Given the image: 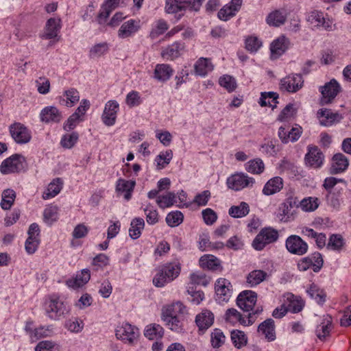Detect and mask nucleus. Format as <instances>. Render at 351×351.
<instances>
[{"label": "nucleus", "instance_id": "nucleus-22", "mask_svg": "<svg viewBox=\"0 0 351 351\" xmlns=\"http://www.w3.org/2000/svg\"><path fill=\"white\" fill-rule=\"evenodd\" d=\"M140 28L139 21L134 19L124 22L118 31V36L120 38H126L132 36Z\"/></svg>", "mask_w": 351, "mask_h": 351}, {"label": "nucleus", "instance_id": "nucleus-58", "mask_svg": "<svg viewBox=\"0 0 351 351\" xmlns=\"http://www.w3.org/2000/svg\"><path fill=\"white\" fill-rule=\"evenodd\" d=\"M344 244L341 235L334 234L330 237L327 248L332 250H340Z\"/></svg>", "mask_w": 351, "mask_h": 351}, {"label": "nucleus", "instance_id": "nucleus-48", "mask_svg": "<svg viewBox=\"0 0 351 351\" xmlns=\"http://www.w3.org/2000/svg\"><path fill=\"white\" fill-rule=\"evenodd\" d=\"M226 321L232 324L239 322L240 324H245V319L237 309L228 308L225 314Z\"/></svg>", "mask_w": 351, "mask_h": 351}, {"label": "nucleus", "instance_id": "nucleus-27", "mask_svg": "<svg viewBox=\"0 0 351 351\" xmlns=\"http://www.w3.org/2000/svg\"><path fill=\"white\" fill-rule=\"evenodd\" d=\"M90 278V271L88 269H83L77 272L75 278L69 280L67 285L74 289L80 288L86 285Z\"/></svg>", "mask_w": 351, "mask_h": 351}, {"label": "nucleus", "instance_id": "nucleus-57", "mask_svg": "<svg viewBox=\"0 0 351 351\" xmlns=\"http://www.w3.org/2000/svg\"><path fill=\"white\" fill-rule=\"evenodd\" d=\"M219 84L225 88L228 91L232 92L237 88V82L235 79L228 75H224L219 80Z\"/></svg>", "mask_w": 351, "mask_h": 351}, {"label": "nucleus", "instance_id": "nucleus-46", "mask_svg": "<svg viewBox=\"0 0 351 351\" xmlns=\"http://www.w3.org/2000/svg\"><path fill=\"white\" fill-rule=\"evenodd\" d=\"M307 293L310 297L314 299L319 304H323L326 301V293L315 284L313 283L311 285L309 289L307 290Z\"/></svg>", "mask_w": 351, "mask_h": 351}, {"label": "nucleus", "instance_id": "nucleus-59", "mask_svg": "<svg viewBox=\"0 0 351 351\" xmlns=\"http://www.w3.org/2000/svg\"><path fill=\"white\" fill-rule=\"evenodd\" d=\"M64 96L66 97V105L73 106L80 100V93L77 89L71 88L65 90Z\"/></svg>", "mask_w": 351, "mask_h": 351}, {"label": "nucleus", "instance_id": "nucleus-29", "mask_svg": "<svg viewBox=\"0 0 351 351\" xmlns=\"http://www.w3.org/2000/svg\"><path fill=\"white\" fill-rule=\"evenodd\" d=\"M332 322V317L326 315L324 316L322 322L317 326L315 334L320 340L324 341L330 335Z\"/></svg>", "mask_w": 351, "mask_h": 351}, {"label": "nucleus", "instance_id": "nucleus-31", "mask_svg": "<svg viewBox=\"0 0 351 351\" xmlns=\"http://www.w3.org/2000/svg\"><path fill=\"white\" fill-rule=\"evenodd\" d=\"M63 182L61 178L53 179L48 185L47 190L43 194V198L47 199L57 195L62 188Z\"/></svg>", "mask_w": 351, "mask_h": 351}, {"label": "nucleus", "instance_id": "nucleus-64", "mask_svg": "<svg viewBox=\"0 0 351 351\" xmlns=\"http://www.w3.org/2000/svg\"><path fill=\"white\" fill-rule=\"evenodd\" d=\"M39 243L38 238L28 237L25 243V251L29 254H34L37 250Z\"/></svg>", "mask_w": 351, "mask_h": 351}, {"label": "nucleus", "instance_id": "nucleus-38", "mask_svg": "<svg viewBox=\"0 0 351 351\" xmlns=\"http://www.w3.org/2000/svg\"><path fill=\"white\" fill-rule=\"evenodd\" d=\"M16 198V193L14 190L7 189L1 195V207L3 210H10L13 205Z\"/></svg>", "mask_w": 351, "mask_h": 351}, {"label": "nucleus", "instance_id": "nucleus-44", "mask_svg": "<svg viewBox=\"0 0 351 351\" xmlns=\"http://www.w3.org/2000/svg\"><path fill=\"white\" fill-rule=\"evenodd\" d=\"M58 219V208L56 205L47 206L43 212V221L51 226Z\"/></svg>", "mask_w": 351, "mask_h": 351}, {"label": "nucleus", "instance_id": "nucleus-14", "mask_svg": "<svg viewBox=\"0 0 351 351\" xmlns=\"http://www.w3.org/2000/svg\"><path fill=\"white\" fill-rule=\"evenodd\" d=\"M304 80L300 74H291L280 81V88L289 93H295L303 86Z\"/></svg>", "mask_w": 351, "mask_h": 351}, {"label": "nucleus", "instance_id": "nucleus-30", "mask_svg": "<svg viewBox=\"0 0 351 351\" xmlns=\"http://www.w3.org/2000/svg\"><path fill=\"white\" fill-rule=\"evenodd\" d=\"M282 188V179L276 176L266 182L263 189V193L265 195H271L279 192Z\"/></svg>", "mask_w": 351, "mask_h": 351}, {"label": "nucleus", "instance_id": "nucleus-15", "mask_svg": "<svg viewBox=\"0 0 351 351\" xmlns=\"http://www.w3.org/2000/svg\"><path fill=\"white\" fill-rule=\"evenodd\" d=\"M289 40L283 35L274 40L270 45L271 59H278L286 52L289 47Z\"/></svg>", "mask_w": 351, "mask_h": 351}, {"label": "nucleus", "instance_id": "nucleus-13", "mask_svg": "<svg viewBox=\"0 0 351 351\" xmlns=\"http://www.w3.org/2000/svg\"><path fill=\"white\" fill-rule=\"evenodd\" d=\"M319 124L324 127H330L340 122L343 119V116L338 112H332L330 109H320L317 113Z\"/></svg>", "mask_w": 351, "mask_h": 351}, {"label": "nucleus", "instance_id": "nucleus-2", "mask_svg": "<svg viewBox=\"0 0 351 351\" xmlns=\"http://www.w3.org/2000/svg\"><path fill=\"white\" fill-rule=\"evenodd\" d=\"M181 271V264L178 261L163 265L153 278V284L157 287H162L176 278Z\"/></svg>", "mask_w": 351, "mask_h": 351}, {"label": "nucleus", "instance_id": "nucleus-7", "mask_svg": "<svg viewBox=\"0 0 351 351\" xmlns=\"http://www.w3.org/2000/svg\"><path fill=\"white\" fill-rule=\"evenodd\" d=\"M255 180L253 178L249 177L244 173H234L227 179L228 187L234 191L252 186Z\"/></svg>", "mask_w": 351, "mask_h": 351}, {"label": "nucleus", "instance_id": "nucleus-34", "mask_svg": "<svg viewBox=\"0 0 351 351\" xmlns=\"http://www.w3.org/2000/svg\"><path fill=\"white\" fill-rule=\"evenodd\" d=\"M285 297L288 301L290 302V304L287 308L288 311L293 313H297L303 309L304 302L300 298L295 296L291 293H287L286 295H285Z\"/></svg>", "mask_w": 351, "mask_h": 351}, {"label": "nucleus", "instance_id": "nucleus-50", "mask_svg": "<svg viewBox=\"0 0 351 351\" xmlns=\"http://www.w3.org/2000/svg\"><path fill=\"white\" fill-rule=\"evenodd\" d=\"M184 219V215L182 212L179 210L172 211L167 214L166 217V222L170 227H177Z\"/></svg>", "mask_w": 351, "mask_h": 351}, {"label": "nucleus", "instance_id": "nucleus-32", "mask_svg": "<svg viewBox=\"0 0 351 351\" xmlns=\"http://www.w3.org/2000/svg\"><path fill=\"white\" fill-rule=\"evenodd\" d=\"M195 72L200 76H205L207 73L213 70V65L208 58H200L195 64Z\"/></svg>", "mask_w": 351, "mask_h": 351}, {"label": "nucleus", "instance_id": "nucleus-26", "mask_svg": "<svg viewBox=\"0 0 351 351\" xmlns=\"http://www.w3.org/2000/svg\"><path fill=\"white\" fill-rule=\"evenodd\" d=\"M173 73V70L167 64H158L156 65L154 78L159 82H166L170 79Z\"/></svg>", "mask_w": 351, "mask_h": 351}, {"label": "nucleus", "instance_id": "nucleus-25", "mask_svg": "<svg viewBox=\"0 0 351 351\" xmlns=\"http://www.w3.org/2000/svg\"><path fill=\"white\" fill-rule=\"evenodd\" d=\"M184 47V43L181 42H175L163 49L161 55L164 58L172 60L182 54Z\"/></svg>", "mask_w": 351, "mask_h": 351}, {"label": "nucleus", "instance_id": "nucleus-63", "mask_svg": "<svg viewBox=\"0 0 351 351\" xmlns=\"http://www.w3.org/2000/svg\"><path fill=\"white\" fill-rule=\"evenodd\" d=\"M202 214L204 223L208 226L213 225L217 219V213L210 208L203 210Z\"/></svg>", "mask_w": 351, "mask_h": 351}, {"label": "nucleus", "instance_id": "nucleus-17", "mask_svg": "<svg viewBox=\"0 0 351 351\" xmlns=\"http://www.w3.org/2000/svg\"><path fill=\"white\" fill-rule=\"evenodd\" d=\"M215 316L213 312L204 309L195 317V323L198 327L199 332L204 334L214 323Z\"/></svg>", "mask_w": 351, "mask_h": 351}, {"label": "nucleus", "instance_id": "nucleus-45", "mask_svg": "<svg viewBox=\"0 0 351 351\" xmlns=\"http://www.w3.org/2000/svg\"><path fill=\"white\" fill-rule=\"evenodd\" d=\"M109 51V45L106 42L97 43L93 45L89 50L90 58H98L104 56Z\"/></svg>", "mask_w": 351, "mask_h": 351}, {"label": "nucleus", "instance_id": "nucleus-35", "mask_svg": "<svg viewBox=\"0 0 351 351\" xmlns=\"http://www.w3.org/2000/svg\"><path fill=\"white\" fill-rule=\"evenodd\" d=\"M145 226V221L143 218L136 217L132 220L129 234L131 239H136L141 237V231Z\"/></svg>", "mask_w": 351, "mask_h": 351}, {"label": "nucleus", "instance_id": "nucleus-8", "mask_svg": "<svg viewBox=\"0 0 351 351\" xmlns=\"http://www.w3.org/2000/svg\"><path fill=\"white\" fill-rule=\"evenodd\" d=\"M294 208H299V199L297 197L289 195L280 205V210H282V213L278 215L280 220L288 221L293 218L295 214Z\"/></svg>", "mask_w": 351, "mask_h": 351}, {"label": "nucleus", "instance_id": "nucleus-3", "mask_svg": "<svg viewBox=\"0 0 351 351\" xmlns=\"http://www.w3.org/2000/svg\"><path fill=\"white\" fill-rule=\"evenodd\" d=\"M26 168V160L23 156L18 154L12 155L4 160L0 166V171L3 174L19 173Z\"/></svg>", "mask_w": 351, "mask_h": 351}, {"label": "nucleus", "instance_id": "nucleus-56", "mask_svg": "<svg viewBox=\"0 0 351 351\" xmlns=\"http://www.w3.org/2000/svg\"><path fill=\"white\" fill-rule=\"evenodd\" d=\"M173 157V152L171 150H167L165 152H161L156 156V161L159 169L164 168L166 165L169 164Z\"/></svg>", "mask_w": 351, "mask_h": 351}, {"label": "nucleus", "instance_id": "nucleus-60", "mask_svg": "<svg viewBox=\"0 0 351 351\" xmlns=\"http://www.w3.org/2000/svg\"><path fill=\"white\" fill-rule=\"evenodd\" d=\"M144 212L146 215V221L149 224L154 225L158 221V212L150 204L146 206Z\"/></svg>", "mask_w": 351, "mask_h": 351}, {"label": "nucleus", "instance_id": "nucleus-28", "mask_svg": "<svg viewBox=\"0 0 351 351\" xmlns=\"http://www.w3.org/2000/svg\"><path fill=\"white\" fill-rule=\"evenodd\" d=\"M60 19L50 18L47 20L45 25V33L43 38L45 39H52L58 36V34L61 28Z\"/></svg>", "mask_w": 351, "mask_h": 351}, {"label": "nucleus", "instance_id": "nucleus-55", "mask_svg": "<svg viewBox=\"0 0 351 351\" xmlns=\"http://www.w3.org/2000/svg\"><path fill=\"white\" fill-rule=\"evenodd\" d=\"M276 140H271L267 143L261 145V151L268 156H276L280 151V148L276 145Z\"/></svg>", "mask_w": 351, "mask_h": 351}, {"label": "nucleus", "instance_id": "nucleus-9", "mask_svg": "<svg viewBox=\"0 0 351 351\" xmlns=\"http://www.w3.org/2000/svg\"><path fill=\"white\" fill-rule=\"evenodd\" d=\"M285 245L287 250L293 254L302 256L308 251V244L302 239L295 234L288 237Z\"/></svg>", "mask_w": 351, "mask_h": 351}, {"label": "nucleus", "instance_id": "nucleus-42", "mask_svg": "<svg viewBox=\"0 0 351 351\" xmlns=\"http://www.w3.org/2000/svg\"><path fill=\"white\" fill-rule=\"evenodd\" d=\"M286 21V15L280 10L271 12L267 17V23L271 26L279 27Z\"/></svg>", "mask_w": 351, "mask_h": 351}, {"label": "nucleus", "instance_id": "nucleus-6", "mask_svg": "<svg viewBox=\"0 0 351 351\" xmlns=\"http://www.w3.org/2000/svg\"><path fill=\"white\" fill-rule=\"evenodd\" d=\"M278 238L277 230L271 228L263 229L252 242L253 247L256 250H263L267 244L276 241Z\"/></svg>", "mask_w": 351, "mask_h": 351}, {"label": "nucleus", "instance_id": "nucleus-12", "mask_svg": "<svg viewBox=\"0 0 351 351\" xmlns=\"http://www.w3.org/2000/svg\"><path fill=\"white\" fill-rule=\"evenodd\" d=\"M256 300V293L253 291L246 290L239 293L237 298V304L243 311L250 312L253 310Z\"/></svg>", "mask_w": 351, "mask_h": 351}, {"label": "nucleus", "instance_id": "nucleus-1", "mask_svg": "<svg viewBox=\"0 0 351 351\" xmlns=\"http://www.w3.org/2000/svg\"><path fill=\"white\" fill-rule=\"evenodd\" d=\"M186 311L184 304L180 302H176L162 308L161 319L169 329L179 332L182 326L180 316L184 315Z\"/></svg>", "mask_w": 351, "mask_h": 351}, {"label": "nucleus", "instance_id": "nucleus-61", "mask_svg": "<svg viewBox=\"0 0 351 351\" xmlns=\"http://www.w3.org/2000/svg\"><path fill=\"white\" fill-rule=\"evenodd\" d=\"M307 257L309 258L312 262L311 266L313 267V271H319L324 264V260L322 254L319 252H316L308 256Z\"/></svg>", "mask_w": 351, "mask_h": 351}, {"label": "nucleus", "instance_id": "nucleus-24", "mask_svg": "<svg viewBox=\"0 0 351 351\" xmlns=\"http://www.w3.org/2000/svg\"><path fill=\"white\" fill-rule=\"evenodd\" d=\"M258 331L262 332L269 341L276 339L275 323L273 319L268 318L258 326Z\"/></svg>", "mask_w": 351, "mask_h": 351}, {"label": "nucleus", "instance_id": "nucleus-19", "mask_svg": "<svg viewBox=\"0 0 351 351\" xmlns=\"http://www.w3.org/2000/svg\"><path fill=\"white\" fill-rule=\"evenodd\" d=\"M349 166L348 158L341 153L334 154L332 158L330 173L332 175L339 174L344 172Z\"/></svg>", "mask_w": 351, "mask_h": 351}, {"label": "nucleus", "instance_id": "nucleus-33", "mask_svg": "<svg viewBox=\"0 0 351 351\" xmlns=\"http://www.w3.org/2000/svg\"><path fill=\"white\" fill-rule=\"evenodd\" d=\"M278 94L275 92H263L261 94L258 104L261 106H270L274 109L278 103Z\"/></svg>", "mask_w": 351, "mask_h": 351}, {"label": "nucleus", "instance_id": "nucleus-62", "mask_svg": "<svg viewBox=\"0 0 351 351\" xmlns=\"http://www.w3.org/2000/svg\"><path fill=\"white\" fill-rule=\"evenodd\" d=\"M136 184L134 180H125L124 179H119L116 186V191L117 192H125L128 191H133Z\"/></svg>", "mask_w": 351, "mask_h": 351}, {"label": "nucleus", "instance_id": "nucleus-41", "mask_svg": "<svg viewBox=\"0 0 351 351\" xmlns=\"http://www.w3.org/2000/svg\"><path fill=\"white\" fill-rule=\"evenodd\" d=\"M249 212V205L246 202H242L239 206H231L228 214L233 218H241L246 216Z\"/></svg>", "mask_w": 351, "mask_h": 351}, {"label": "nucleus", "instance_id": "nucleus-21", "mask_svg": "<svg viewBox=\"0 0 351 351\" xmlns=\"http://www.w3.org/2000/svg\"><path fill=\"white\" fill-rule=\"evenodd\" d=\"M230 282L226 278H219L215 283V292L219 300L228 301L231 296Z\"/></svg>", "mask_w": 351, "mask_h": 351}, {"label": "nucleus", "instance_id": "nucleus-49", "mask_svg": "<svg viewBox=\"0 0 351 351\" xmlns=\"http://www.w3.org/2000/svg\"><path fill=\"white\" fill-rule=\"evenodd\" d=\"M265 169L263 160L260 158L251 160L245 164V169L249 173L260 174Z\"/></svg>", "mask_w": 351, "mask_h": 351}, {"label": "nucleus", "instance_id": "nucleus-54", "mask_svg": "<svg viewBox=\"0 0 351 351\" xmlns=\"http://www.w3.org/2000/svg\"><path fill=\"white\" fill-rule=\"evenodd\" d=\"M79 138L78 133L73 132L71 134H66L62 137L60 144L64 148L71 149L77 143Z\"/></svg>", "mask_w": 351, "mask_h": 351}, {"label": "nucleus", "instance_id": "nucleus-47", "mask_svg": "<svg viewBox=\"0 0 351 351\" xmlns=\"http://www.w3.org/2000/svg\"><path fill=\"white\" fill-rule=\"evenodd\" d=\"M176 195L173 192H168L165 195L157 197L156 203L160 208H169L176 202Z\"/></svg>", "mask_w": 351, "mask_h": 351}, {"label": "nucleus", "instance_id": "nucleus-51", "mask_svg": "<svg viewBox=\"0 0 351 351\" xmlns=\"http://www.w3.org/2000/svg\"><path fill=\"white\" fill-rule=\"evenodd\" d=\"M165 11L168 14H176L184 11L182 0H166Z\"/></svg>", "mask_w": 351, "mask_h": 351}, {"label": "nucleus", "instance_id": "nucleus-18", "mask_svg": "<svg viewBox=\"0 0 351 351\" xmlns=\"http://www.w3.org/2000/svg\"><path fill=\"white\" fill-rule=\"evenodd\" d=\"M324 158L323 153L317 146L309 147L305 156V162L309 167L319 168L322 165Z\"/></svg>", "mask_w": 351, "mask_h": 351}, {"label": "nucleus", "instance_id": "nucleus-23", "mask_svg": "<svg viewBox=\"0 0 351 351\" xmlns=\"http://www.w3.org/2000/svg\"><path fill=\"white\" fill-rule=\"evenodd\" d=\"M40 117V120L45 123H58L62 119L61 112L54 106L45 107L42 110Z\"/></svg>", "mask_w": 351, "mask_h": 351}, {"label": "nucleus", "instance_id": "nucleus-40", "mask_svg": "<svg viewBox=\"0 0 351 351\" xmlns=\"http://www.w3.org/2000/svg\"><path fill=\"white\" fill-rule=\"evenodd\" d=\"M319 205V199L315 197H305L299 201V207L304 212H313L318 208Z\"/></svg>", "mask_w": 351, "mask_h": 351}, {"label": "nucleus", "instance_id": "nucleus-39", "mask_svg": "<svg viewBox=\"0 0 351 351\" xmlns=\"http://www.w3.org/2000/svg\"><path fill=\"white\" fill-rule=\"evenodd\" d=\"M267 276V274L261 269H256L251 271L247 276V282L250 285V287H254L259 285L264 281Z\"/></svg>", "mask_w": 351, "mask_h": 351}, {"label": "nucleus", "instance_id": "nucleus-43", "mask_svg": "<svg viewBox=\"0 0 351 351\" xmlns=\"http://www.w3.org/2000/svg\"><path fill=\"white\" fill-rule=\"evenodd\" d=\"M231 340L235 348L240 349L247 343V337L244 332L239 330H233L230 334Z\"/></svg>", "mask_w": 351, "mask_h": 351}, {"label": "nucleus", "instance_id": "nucleus-52", "mask_svg": "<svg viewBox=\"0 0 351 351\" xmlns=\"http://www.w3.org/2000/svg\"><path fill=\"white\" fill-rule=\"evenodd\" d=\"M226 337L221 330L215 328L210 335V343L213 348L221 347L225 342Z\"/></svg>", "mask_w": 351, "mask_h": 351}, {"label": "nucleus", "instance_id": "nucleus-36", "mask_svg": "<svg viewBox=\"0 0 351 351\" xmlns=\"http://www.w3.org/2000/svg\"><path fill=\"white\" fill-rule=\"evenodd\" d=\"M199 265L203 268L215 271L220 267V261L213 255L206 254L200 258Z\"/></svg>", "mask_w": 351, "mask_h": 351}, {"label": "nucleus", "instance_id": "nucleus-53", "mask_svg": "<svg viewBox=\"0 0 351 351\" xmlns=\"http://www.w3.org/2000/svg\"><path fill=\"white\" fill-rule=\"evenodd\" d=\"M339 191H330L326 195L328 205L338 210L340 208L341 199Z\"/></svg>", "mask_w": 351, "mask_h": 351}, {"label": "nucleus", "instance_id": "nucleus-4", "mask_svg": "<svg viewBox=\"0 0 351 351\" xmlns=\"http://www.w3.org/2000/svg\"><path fill=\"white\" fill-rule=\"evenodd\" d=\"M46 314L53 320H59L67 313L68 310L64 303L57 296H51L46 303Z\"/></svg>", "mask_w": 351, "mask_h": 351}, {"label": "nucleus", "instance_id": "nucleus-20", "mask_svg": "<svg viewBox=\"0 0 351 351\" xmlns=\"http://www.w3.org/2000/svg\"><path fill=\"white\" fill-rule=\"evenodd\" d=\"M302 134V128H292L289 131H286L283 126L278 129V136L282 143H288L289 141L295 142L299 139Z\"/></svg>", "mask_w": 351, "mask_h": 351}, {"label": "nucleus", "instance_id": "nucleus-5", "mask_svg": "<svg viewBox=\"0 0 351 351\" xmlns=\"http://www.w3.org/2000/svg\"><path fill=\"white\" fill-rule=\"evenodd\" d=\"M341 90V86L335 79H332L330 82H326L324 86L319 87L322 94L319 104L324 106L331 104Z\"/></svg>", "mask_w": 351, "mask_h": 351}, {"label": "nucleus", "instance_id": "nucleus-16", "mask_svg": "<svg viewBox=\"0 0 351 351\" xmlns=\"http://www.w3.org/2000/svg\"><path fill=\"white\" fill-rule=\"evenodd\" d=\"M119 108V105L115 100H110L106 104L101 116L102 121L106 125L112 126L114 125Z\"/></svg>", "mask_w": 351, "mask_h": 351}, {"label": "nucleus", "instance_id": "nucleus-10", "mask_svg": "<svg viewBox=\"0 0 351 351\" xmlns=\"http://www.w3.org/2000/svg\"><path fill=\"white\" fill-rule=\"evenodd\" d=\"M139 335L138 329L128 323H123L122 326L116 330V336L118 339L133 344L137 340Z\"/></svg>", "mask_w": 351, "mask_h": 351}, {"label": "nucleus", "instance_id": "nucleus-37", "mask_svg": "<svg viewBox=\"0 0 351 351\" xmlns=\"http://www.w3.org/2000/svg\"><path fill=\"white\" fill-rule=\"evenodd\" d=\"M144 335L149 339H158L162 337L164 335L163 328L157 324H152L147 326Z\"/></svg>", "mask_w": 351, "mask_h": 351}, {"label": "nucleus", "instance_id": "nucleus-11", "mask_svg": "<svg viewBox=\"0 0 351 351\" xmlns=\"http://www.w3.org/2000/svg\"><path fill=\"white\" fill-rule=\"evenodd\" d=\"M10 133L14 141L18 144H25L32 138L31 132L21 123H14L10 126Z\"/></svg>", "mask_w": 351, "mask_h": 351}]
</instances>
